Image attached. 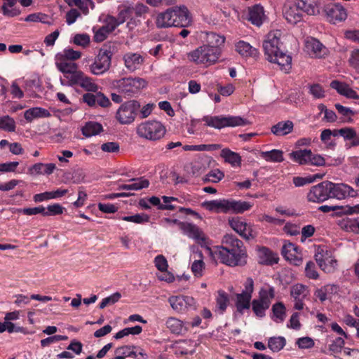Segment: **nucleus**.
I'll return each instance as SVG.
<instances>
[{
  "label": "nucleus",
  "mask_w": 359,
  "mask_h": 359,
  "mask_svg": "<svg viewBox=\"0 0 359 359\" xmlns=\"http://www.w3.org/2000/svg\"><path fill=\"white\" fill-rule=\"evenodd\" d=\"M220 54V48L204 45L191 52L188 57L197 65H210L218 60Z\"/></svg>",
  "instance_id": "6e6552de"
},
{
  "label": "nucleus",
  "mask_w": 359,
  "mask_h": 359,
  "mask_svg": "<svg viewBox=\"0 0 359 359\" xmlns=\"http://www.w3.org/2000/svg\"><path fill=\"white\" fill-rule=\"evenodd\" d=\"M1 10L4 15L7 17H15L20 15V11L19 9L14 6L17 4V0H4Z\"/></svg>",
  "instance_id": "58836bf2"
},
{
  "label": "nucleus",
  "mask_w": 359,
  "mask_h": 359,
  "mask_svg": "<svg viewBox=\"0 0 359 359\" xmlns=\"http://www.w3.org/2000/svg\"><path fill=\"white\" fill-rule=\"evenodd\" d=\"M194 261L191 265V271L196 276H201L202 271L204 268V262L203 261V255L200 251H194Z\"/></svg>",
  "instance_id": "c03bdc74"
},
{
  "label": "nucleus",
  "mask_w": 359,
  "mask_h": 359,
  "mask_svg": "<svg viewBox=\"0 0 359 359\" xmlns=\"http://www.w3.org/2000/svg\"><path fill=\"white\" fill-rule=\"evenodd\" d=\"M345 344L344 340L341 337H337L330 345V350L334 353L343 352V347Z\"/></svg>",
  "instance_id": "e2e57ef3"
},
{
  "label": "nucleus",
  "mask_w": 359,
  "mask_h": 359,
  "mask_svg": "<svg viewBox=\"0 0 359 359\" xmlns=\"http://www.w3.org/2000/svg\"><path fill=\"white\" fill-rule=\"evenodd\" d=\"M56 166L54 163H37L33 165L29 171L32 175H47L52 174L55 170Z\"/></svg>",
  "instance_id": "473e14b6"
},
{
  "label": "nucleus",
  "mask_w": 359,
  "mask_h": 359,
  "mask_svg": "<svg viewBox=\"0 0 359 359\" xmlns=\"http://www.w3.org/2000/svg\"><path fill=\"white\" fill-rule=\"evenodd\" d=\"M316 178H322V176L316 175L308 177H295L293 178V183L295 187H302L306 184L312 183Z\"/></svg>",
  "instance_id": "13d9d810"
},
{
  "label": "nucleus",
  "mask_w": 359,
  "mask_h": 359,
  "mask_svg": "<svg viewBox=\"0 0 359 359\" xmlns=\"http://www.w3.org/2000/svg\"><path fill=\"white\" fill-rule=\"evenodd\" d=\"M281 253L287 261L295 266H299L302 262V254L299 251L298 247L292 243H285Z\"/></svg>",
  "instance_id": "aec40b11"
},
{
  "label": "nucleus",
  "mask_w": 359,
  "mask_h": 359,
  "mask_svg": "<svg viewBox=\"0 0 359 359\" xmlns=\"http://www.w3.org/2000/svg\"><path fill=\"white\" fill-rule=\"evenodd\" d=\"M294 128L291 121H280L271 128V132L276 136H284L290 134Z\"/></svg>",
  "instance_id": "7c9ffc66"
},
{
  "label": "nucleus",
  "mask_w": 359,
  "mask_h": 359,
  "mask_svg": "<svg viewBox=\"0 0 359 359\" xmlns=\"http://www.w3.org/2000/svg\"><path fill=\"white\" fill-rule=\"evenodd\" d=\"M331 135L334 137L341 135L345 141H351L349 144L346 145L348 148L359 146V133L353 128L345 127L339 130H331Z\"/></svg>",
  "instance_id": "412c9836"
},
{
  "label": "nucleus",
  "mask_w": 359,
  "mask_h": 359,
  "mask_svg": "<svg viewBox=\"0 0 359 359\" xmlns=\"http://www.w3.org/2000/svg\"><path fill=\"white\" fill-rule=\"evenodd\" d=\"M259 262L262 264L272 265L278 263L277 255L266 247H262L258 250Z\"/></svg>",
  "instance_id": "cd10ccee"
},
{
  "label": "nucleus",
  "mask_w": 359,
  "mask_h": 359,
  "mask_svg": "<svg viewBox=\"0 0 359 359\" xmlns=\"http://www.w3.org/2000/svg\"><path fill=\"white\" fill-rule=\"evenodd\" d=\"M168 302L176 312L183 313L189 307L194 306V299L189 296H172L168 299Z\"/></svg>",
  "instance_id": "4be33fe9"
},
{
  "label": "nucleus",
  "mask_w": 359,
  "mask_h": 359,
  "mask_svg": "<svg viewBox=\"0 0 359 359\" xmlns=\"http://www.w3.org/2000/svg\"><path fill=\"white\" fill-rule=\"evenodd\" d=\"M131 346H123L115 350V359H125L130 355Z\"/></svg>",
  "instance_id": "69168bd1"
},
{
  "label": "nucleus",
  "mask_w": 359,
  "mask_h": 359,
  "mask_svg": "<svg viewBox=\"0 0 359 359\" xmlns=\"http://www.w3.org/2000/svg\"><path fill=\"white\" fill-rule=\"evenodd\" d=\"M263 7L256 5L250 8L249 11L248 20L255 25L260 26L263 22L264 18Z\"/></svg>",
  "instance_id": "c9c22d12"
},
{
  "label": "nucleus",
  "mask_w": 359,
  "mask_h": 359,
  "mask_svg": "<svg viewBox=\"0 0 359 359\" xmlns=\"http://www.w3.org/2000/svg\"><path fill=\"white\" fill-rule=\"evenodd\" d=\"M64 208L59 203L49 205L47 208H45V216H54L61 215L63 212Z\"/></svg>",
  "instance_id": "4d7b16f0"
},
{
  "label": "nucleus",
  "mask_w": 359,
  "mask_h": 359,
  "mask_svg": "<svg viewBox=\"0 0 359 359\" xmlns=\"http://www.w3.org/2000/svg\"><path fill=\"white\" fill-rule=\"evenodd\" d=\"M245 289L240 294H236V306L237 311L243 313L244 309H248L250 306V300L254 290V282L251 278H247L245 284Z\"/></svg>",
  "instance_id": "ddd939ff"
},
{
  "label": "nucleus",
  "mask_w": 359,
  "mask_h": 359,
  "mask_svg": "<svg viewBox=\"0 0 359 359\" xmlns=\"http://www.w3.org/2000/svg\"><path fill=\"white\" fill-rule=\"evenodd\" d=\"M173 7L159 13L156 19V25L158 28L172 27L175 25Z\"/></svg>",
  "instance_id": "393cba45"
},
{
  "label": "nucleus",
  "mask_w": 359,
  "mask_h": 359,
  "mask_svg": "<svg viewBox=\"0 0 359 359\" xmlns=\"http://www.w3.org/2000/svg\"><path fill=\"white\" fill-rule=\"evenodd\" d=\"M166 133L165 127L158 121H146L136 128L137 135L143 139L156 141L164 137Z\"/></svg>",
  "instance_id": "423d86ee"
},
{
  "label": "nucleus",
  "mask_w": 359,
  "mask_h": 359,
  "mask_svg": "<svg viewBox=\"0 0 359 359\" xmlns=\"http://www.w3.org/2000/svg\"><path fill=\"white\" fill-rule=\"evenodd\" d=\"M305 48L306 52L314 57L321 58L326 55L327 53L326 47L314 38H309L306 40Z\"/></svg>",
  "instance_id": "5701e85b"
},
{
  "label": "nucleus",
  "mask_w": 359,
  "mask_h": 359,
  "mask_svg": "<svg viewBox=\"0 0 359 359\" xmlns=\"http://www.w3.org/2000/svg\"><path fill=\"white\" fill-rule=\"evenodd\" d=\"M235 46L236 50L243 57H257L259 56L258 50L248 42L239 41Z\"/></svg>",
  "instance_id": "c756f323"
},
{
  "label": "nucleus",
  "mask_w": 359,
  "mask_h": 359,
  "mask_svg": "<svg viewBox=\"0 0 359 359\" xmlns=\"http://www.w3.org/2000/svg\"><path fill=\"white\" fill-rule=\"evenodd\" d=\"M314 257L320 269L325 273H332L337 269V261L325 247H318Z\"/></svg>",
  "instance_id": "9b49d317"
},
{
  "label": "nucleus",
  "mask_w": 359,
  "mask_h": 359,
  "mask_svg": "<svg viewBox=\"0 0 359 359\" xmlns=\"http://www.w3.org/2000/svg\"><path fill=\"white\" fill-rule=\"evenodd\" d=\"M275 297V290L272 286L262 287L259 292V298L257 300L270 306L271 300Z\"/></svg>",
  "instance_id": "4c0bfd02"
},
{
  "label": "nucleus",
  "mask_w": 359,
  "mask_h": 359,
  "mask_svg": "<svg viewBox=\"0 0 359 359\" xmlns=\"http://www.w3.org/2000/svg\"><path fill=\"white\" fill-rule=\"evenodd\" d=\"M50 116L48 110L39 107L30 108L24 112V118L29 123L36 118H48Z\"/></svg>",
  "instance_id": "c85d7f7f"
},
{
  "label": "nucleus",
  "mask_w": 359,
  "mask_h": 359,
  "mask_svg": "<svg viewBox=\"0 0 359 359\" xmlns=\"http://www.w3.org/2000/svg\"><path fill=\"white\" fill-rule=\"evenodd\" d=\"M285 20L292 25H295L302 20V13L297 4L285 5L283 8Z\"/></svg>",
  "instance_id": "b1692460"
},
{
  "label": "nucleus",
  "mask_w": 359,
  "mask_h": 359,
  "mask_svg": "<svg viewBox=\"0 0 359 359\" xmlns=\"http://www.w3.org/2000/svg\"><path fill=\"white\" fill-rule=\"evenodd\" d=\"M221 156L226 162L229 163L233 167L239 166L241 165V157L240 155L227 148L222 150Z\"/></svg>",
  "instance_id": "e433bc0d"
},
{
  "label": "nucleus",
  "mask_w": 359,
  "mask_h": 359,
  "mask_svg": "<svg viewBox=\"0 0 359 359\" xmlns=\"http://www.w3.org/2000/svg\"><path fill=\"white\" fill-rule=\"evenodd\" d=\"M102 130V126L97 122L89 121L82 128V134L90 137L99 134Z\"/></svg>",
  "instance_id": "ea45409f"
},
{
  "label": "nucleus",
  "mask_w": 359,
  "mask_h": 359,
  "mask_svg": "<svg viewBox=\"0 0 359 359\" xmlns=\"http://www.w3.org/2000/svg\"><path fill=\"white\" fill-rule=\"evenodd\" d=\"M328 181H324L313 186L308 194V200L311 202L322 203L329 198Z\"/></svg>",
  "instance_id": "dca6fc26"
},
{
  "label": "nucleus",
  "mask_w": 359,
  "mask_h": 359,
  "mask_svg": "<svg viewBox=\"0 0 359 359\" xmlns=\"http://www.w3.org/2000/svg\"><path fill=\"white\" fill-rule=\"evenodd\" d=\"M18 212H21L26 215H34L41 214L45 216V208L42 205L34 208H25L17 210Z\"/></svg>",
  "instance_id": "5fc2aeb1"
},
{
  "label": "nucleus",
  "mask_w": 359,
  "mask_h": 359,
  "mask_svg": "<svg viewBox=\"0 0 359 359\" xmlns=\"http://www.w3.org/2000/svg\"><path fill=\"white\" fill-rule=\"evenodd\" d=\"M175 25L174 27H188L192 23L191 15L184 5H180L173 7Z\"/></svg>",
  "instance_id": "f3484780"
},
{
  "label": "nucleus",
  "mask_w": 359,
  "mask_h": 359,
  "mask_svg": "<svg viewBox=\"0 0 359 359\" xmlns=\"http://www.w3.org/2000/svg\"><path fill=\"white\" fill-rule=\"evenodd\" d=\"M60 83L62 86H79L88 92H97L99 89L94 80L79 69L63 79L61 78Z\"/></svg>",
  "instance_id": "0eeeda50"
},
{
  "label": "nucleus",
  "mask_w": 359,
  "mask_h": 359,
  "mask_svg": "<svg viewBox=\"0 0 359 359\" xmlns=\"http://www.w3.org/2000/svg\"><path fill=\"white\" fill-rule=\"evenodd\" d=\"M126 68L130 72L140 69L145 61V57L139 53L128 52L123 56Z\"/></svg>",
  "instance_id": "6ab92c4d"
},
{
  "label": "nucleus",
  "mask_w": 359,
  "mask_h": 359,
  "mask_svg": "<svg viewBox=\"0 0 359 359\" xmlns=\"http://www.w3.org/2000/svg\"><path fill=\"white\" fill-rule=\"evenodd\" d=\"M286 340L283 337H271L268 341V346L273 352H278L284 348Z\"/></svg>",
  "instance_id": "a18cd8bd"
},
{
  "label": "nucleus",
  "mask_w": 359,
  "mask_h": 359,
  "mask_svg": "<svg viewBox=\"0 0 359 359\" xmlns=\"http://www.w3.org/2000/svg\"><path fill=\"white\" fill-rule=\"evenodd\" d=\"M121 295L119 292H115L111 295L104 298L100 303V309H102L109 305H113L116 303L121 298Z\"/></svg>",
  "instance_id": "6e6d98bb"
},
{
  "label": "nucleus",
  "mask_w": 359,
  "mask_h": 359,
  "mask_svg": "<svg viewBox=\"0 0 359 359\" xmlns=\"http://www.w3.org/2000/svg\"><path fill=\"white\" fill-rule=\"evenodd\" d=\"M104 23L105 25L103 26L109 33L112 32L119 25L116 18L111 15L106 18Z\"/></svg>",
  "instance_id": "0e129e2a"
},
{
  "label": "nucleus",
  "mask_w": 359,
  "mask_h": 359,
  "mask_svg": "<svg viewBox=\"0 0 359 359\" xmlns=\"http://www.w3.org/2000/svg\"><path fill=\"white\" fill-rule=\"evenodd\" d=\"M224 177L223 172L219 169L210 170L203 178L205 182L217 183Z\"/></svg>",
  "instance_id": "09e8293b"
},
{
  "label": "nucleus",
  "mask_w": 359,
  "mask_h": 359,
  "mask_svg": "<svg viewBox=\"0 0 359 359\" xmlns=\"http://www.w3.org/2000/svg\"><path fill=\"white\" fill-rule=\"evenodd\" d=\"M81 52L67 47L55 56V65L58 71L65 77L79 69L75 61L81 57Z\"/></svg>",
  "instance_id": "20e7f679"
},
{
  "label": "nucleus",
  "mask_w": 359,
  "mask_h": 359,
  "mask_svg": "<svg viewBox=\"0 0 359 359\" xmlns=\"http://www.w3.org/2000/svg\"><path fill=\"white\" fill-rule=\"evenodd\" d=\"M72 41L77 46L85 48L89 45L90 39L87 34H76L74 36Z\"/></svg>",
  "instance_id": "603ef678"
},
{
  "label": "nucleus",
  "mask_w": 359,
  "mask_h": 359,
  "mask_svg": "<svg viewBox=\"0 0 359 359\" xmlns=\"http://www.w3.org/2000/svg\"><path fill=\"white\" fill-rule=\"evenodd\" d=\"M330 87L337 91L340 95L347 98L358 99L359 95L348 84L334 80L330 83Z\"/></svg>",
  "instance_id": "bb28decb"
},
{
  "label": "nucleus",
  "mask_w": 359,
  "mask_h": 359,
  "mask_svg": "<svg viewBox=\"0 0 359 359\" xmlns=\"http://www.w3.org/2000/svg\"><path fill=\"white\" fill-rule=\"evenodd\" d=\"M167 328L175 334H182L187 331V329L184 326V323L180 320L170 317L165 322Z\"/></svg>",
  "instance_id": "2f4dec72"
},
{
  "label": "nucleus",
  "mask_w": 359,
  "mask_h": 359,
  "mask_svg": "<svg viewBox=\"0 0 359 359\" xmlns=\"http://www.w3.org/2000/svg\"><path fill=\"white\" fill-rule=\"evenodd\" d=\"M111 53L110 50L101 49L90 65V71L94 75H101L106 72L111 65Z\"/></svg>",
  "instance_id": "f8f14e48"
},
{
  "label": "nucleus",
  "mask_w": 359,
  "mask_h": 359,
  "mask_svg": "<svg viewBox=\"0 0 359 359\" xmlns=\"http://www.w3.org/2000/svg\"><path fill=\"white\" fill-rule=\"evenodd\" d=\"M305 273L306 277L311 279L316 280L319 277V274L316 270L315 264L311 261L307 262L305 268Z\"/></svg>",
  "instance_id": "680f3d73"
},
{
  "label": "nucleus",
  "mask_w": 359,
  "mask_h": 359,
  "mask_svg": "<svg viewBox=\"0 0 359 359\" xmlns=\"http://www.w3.org/2000/svg\"><path fill=\"white\" fill-rule=\"evenodd\" d=\"M348 61L351 66L359 72V49L351 51Z\"/></svg>",
  "instance_id": "338daca9"
},
{
  "label": "nucleus",
  "mask_w": 359,
  "mask_h": 359,
  "mask_svg": "<svg viewBox=\"0 0 359 359\" xmlns=\"http://www.w3.org/2000/svg\"><path fill=\"white\" fill-rule=\"evenodd\" d=\"M128 184H119L118 190L139 191L149 185V180L144 177L132 178L128 180Z\"/></svg>",
  "instance_id": "a878e982"
},
{
  "label": "nucleus",
  "mask_w": 359,
  "mask_h": 359,
  "mask_svg": "<svg viewBox=\"0 0 359 359\" xmlns=\"http://www.w3.org/2000/svg\"><path fill=\"white\" fill-rule=\"evenodd\" d=\"M67 339V337L65 335H53L48 337L46 339L41 340V346L44 348L50 346L52 344L57 343L60 341Z\"/></svg>",
  "instance_id": "052dcab7"
},
{
  "label": "nucleus",
  "mask_w": 359,
  "mask_h": 359,
  "mask_svg": "<svg viewBox=\"0 0 359 359\" xmlns=\"http://www.w3.org/2000/svg\"><path fill=\"white\" fill-rule=\"evenodd\" d=\"M229 224L243 238L246 240L255 238V233L252 229V226L245 222L243 219L238 217L230 218Z\"/></svg>",
  "instance_id": "4468645a"
},
{
  "label": "nucleus",
  "mask_w": 359,
  "mask_h": 359,
  "mask_svg": "<svg viewBox=\"0 0 359 359\" xmlns=\"http://www.w3.org/2000/svg\"><path fill=\"white\" fill-rule=\"evenodd\" d=\"M140 108V104L136 100L127 101L119 107L116 114V118L122 125L132 123Z\"/></svg>",
  "instance_id": "9d476101"
},
{
  "label": "nucleus",
  "mask_w": 359,
  "mask_h": 359,
  "mask_svg": "<svg viewBox=\"0 0 359 359\" xmlns=\"http://www.w3.org/2000/svg\"><path fill=\"white\" fill-rule=\"evenodd\" d=\"M179 228L189 238L205 246L210 255L216 260L230 266H243L246 264L247 254L241 241L235 236L226 234L222 238V246H216L214 250L206 246V236L195 224L188 222L179 223Z\"/></svg>",
  "instance_id": "f257e3e1"
},
{
  "label": "nucleus",
  "mask_w": 359,
  "mask_h": 359,
  "mask_svg": "<svg viewBox=\"0 0 359 359\" xmlns=\"http://www.w3.org/2000/svg\"><path fill=\"white\" fill-rule=\"evenodd\" d=\"M121 219L135 224H144L149 222V216L145 213H141L130 216H123Z\"/></svg>",
  "instance_id": "3c124183"
},
{
  "label": "nucleus",
  "mask_w": 359,
  "mask_h": 359,
  "mask_svg": "<svg viewBox=\"0 0 359 359\" xmlns=\"http://www.w3.org/2000/svg\"><path fill=\"white\" fill-rule=\"evenodd\" d=\"M269 308V306L257 300L253 299L252 302V309L255 314L259 317L262 318L265 316V311Z\"/></svg>",
  "instance_id": "8fccbe9b"
},
{
  "label": "nucleus",
  "mask_w": 359,
  "mask_h": 359,
  "mask_svg": "<svg viewBox=\"0 0 359 359\" xmlns=\"http://www.w3.org/2000/svg\"><path fill=\"white\" fill-rule=\"evenodd\" d=\"M296 344L300 349H309L314 346L315 342L313 339L309 337H303L297 339Z\"/></svg>",
  "instance_id": "864d4df0"
},
{
  "label": "nucleus",
  "mask_w": 359,
  "mask_h": 359,
  "mask_svg": "<svg viewBox=\"0 0 359 359\" xmlns=\"http://www.w3.org/2000/svg\"><path fill=\"white\" fill-rule=\"evenodd\" d=\"M309 93L315 98V99H320L325 97V91L323 89V87L318 83H314L310 85L309 87Z\"/></svg>",
  "instance_id": "bf43d9fd"
},
{
  "label": "nucleus",
  "mask_w": 359,
  "mask_h": 359,
  "mask_svg": "<svg viewBox=\"0 0 359 359\" xmlns=\"http://www.w3.org/2000/svg\"><path fill=\"white\" fill-rule=\"evenodd\" d=\"M328 186L330 198L341 200L348 196H356L358 194L356 191L346 184H335L328 181Z\"/></svg>",
  "instance_id": "2eb2a0df"
},
{
  "label": "nucleus",
  "mask_w": 359,
  "mask_h": 359,
  "mask_svg": "<svg viewBox=\"0 0 359 359\" xmlns=\"http://www.w3.org/2000/svg\"><path fill=\"white\" fill-rule=\"evenodd\" d=\"M290 293L294 299H305L309 295V290L302 284H296L292 287Z\"/></svg>",
  "instance_id": "49530a36"
},
{
  "label": "nucleus",
  "mask_w": 359,
  "mask_h": 359,
  "mask_svg": "<svg viewBox=\"0 0 359 359\" xmlns=\"http://www.w3.org/2000/svg\"><path fill=\"white\" fill-rule=\"evenodd\" d=\"M311 151L309 149H300L292 151L290 154V158L294 162L300 164H309Z\"/></svg>",
  "instance_id": "72a5a7b5"
},
{
  "label": "nucleus",
  "mask_w": 359,
  "mask_h": 359,
  "mask_svg": "<svg viewBox=\"0 0 359 359\" xmlns=\"http://www.w3.org/2000/svg\"><path fill=\"white\" fill-rule=\"evenodd\" d=\"M280 32H270L263 42V48L266 59L276 63L281 70L287 72L292 66V57L285 53L283 43L280 41Z\"/></svg>",
  "instance_id": "f03ea898"
},
{
  "label": "nucleus",
  "mask_w": 359,
  "mask_h": 359,
  "mask_svg": "<svg viewBox=\"0 0 359 359\" xmlns=\"http://www.w3.org/2000/svg\"><path fill=\"white\" fill-rule=\"evenodd\" d=\"M16 124L15 120L10 116H0V129L7 132H14Z\"/></svg>",
  "instance_id": "de8ad7c7"
},
{
  "label": "nucleus",
  "mask_w": 359,
  "mask_h": 359,
  "mask_svg": "<svg viewBox=\"0 0 359 359\" xmlns=\"http://www.w3.org/2000/svg\"><path fill=\"white\" fill-rule=\"evenodd\" d=\"M273 317L272 319L278 323H283L286 317V309L282 302H278L272 306Z\"/></svg>",
  "instance_id": "a19ab883"
},
{
  "label": "nucleus",
  "mask_w": 359,
  "mask_h": 359,
  "mask_svg": "<svg viewBox=\"0 0 359 359\" xmlns=\"http://www.w3.org/2000/svg\"><path fill=\"white\" fill-rule=\"evenodd\" d=\"M113 88L125 97H132L138 95L147 86V81L142 78H123L112 83Z\"/></svg>",
  "instance_id": "39448f33"
},
{
  "label": "nucleus",
  "mask_w": 359,
  "mask_h": 359,
  "mask_svg": "<svg viewBox=\"0 0 359 359\" xmlns=\"http://www.w3.org/2000/svg\"><path fill=\"white\" fill-rule=\"evenodd\" d=\"M325 11L327 20L333 24L342 22L347 18V13L345 8L338 4H329L326 6Z\"/></svg>",
  "instance_id": "a211bd4d"
},
{
  "label": "nucleus",
  "mask_w": 359,
  "mask_h": 359,
  "mask_svg": "<svg viewBox=\"0 0 359 359\" xmlns=\"http://www.w3.org/2000/svg\"><path fill=\"white\" fill-rule=\"evenodd\" d=\"M206 208L215 212L226 214H242L252 207L248 201H236L233 198L218 199L205 203Z\"/></svg>",
  "instance_id": "7ed1b4c3"
},
{
  "label": "nucleus",
  "mask_w": 359,
  "mask_h": 359,
  "mask_svg": "<svg viewBox=\"0 0 359 359\" xmlns=\"http://www.w3.org/2000/svg\"><path fill=\"white\" fill-rule=\"evenodd\" d=\"M318 2V0H297V4L301 11L309 15H314L317 9Z\"/></svg>",
  "instance_id": "37998d69"
},
{
  "label": "nucleus",
  "mask_w": 359,
  "mask_h": 359,
  "mask_svg": "<svg viewBox=\"0 0 359 359\" xmlns=\"http://www.w3.org/2000/svg\"><path fill=\"white\" fill-rule=\"evenodd\" d=\"M202 121L205 123L206 126L216 129L243 126L248 123L247 119L239 116H205Z\"/></svg>",
  "instance_id": "1a4fd4ad"
},
{
  "label": "nucleus",
  "mask_w": 359,
  "mask_h": 359,
  "mask_svg": "<svg viewBox=\"0 0 359 359\" xmlns=\"http://www.w3.org/2000/svg\"><path fill=\"white\" fill-rule=\"evenodd\" d=\"M228 294L224 291H219L216 297V307L215 312L222 314L226 309L229 304Z\"/></svg>",
  "instance_id": "79ce46f5"
},
{
  "label": "nucleus",
  "mask_w": 359,
  "mask_h": 359,
  "mask_svg": "<svg viewBox=\"0 0 359 359\" xmlns=\"http://www.w3.org/2000/svg\"><path fill=\"white\" fill-rule=\"evenodd\" d=\"M342 355L344 358L341 359H359V350L344 348Z\"/></svg>",
  "instance_id": "774afa93"
},
{
  "label": "nucleus",
  "mask_w": 359,
  "mask_h": 359,
  "mask_svg": "<svg viewBox=\"0 0 359 359\" xmlns=\"http://www.w3.org/2000/svg\"><path fill=\"white\" fill-rule=\"evenodd\" d=\"M260 157L267 162L280 163L284 161L283 152L279 149H272L267 151H260Z\"/></svg>",
  "instance_id": "f704fd0d"
}]
</instances>
